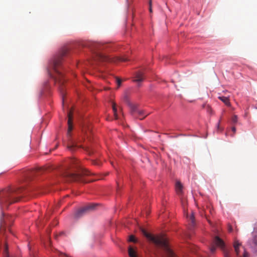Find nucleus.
Returning a JSON list of instances; mask_svg holds the SVG:
<instances>
[{
	"label": "nucleus",
	"instance_id": "nucleus-18",
	"mask_svg": "<svg viewBox=\"0 0 257 257\" xmlns=\"http://www.w3.org/2000/svg\"><path fill=\"white\" fill-rule=\"evenodd\" d=\"M137 113L138 114V117L140 119H143V118H144L148 114H146L145 116H143L144 114V112L143 110H139L138 111V112H137Z\"/></svg>",
	"mask_w": 257,
	"mask_h": 257
},
{
	"label": "nucleus",
	"instance_id": "nucleus-7",
	"mask_svg": "<svg viewBox=\"0 0 257 257\" xmlns=\"http://www.w3.org/2000/svg\"><path fill=\"white\" fill-rule=\"evenodd\" d=\"M96 205V204H91L78 210L74 214L75 218L78 219L82 217L89 211L93 210Z\"/></svg>",
	"mask_w": 257,
	"mask_h": 257
},
{
	"label": "nucleus",
	"instance_id": "nucleus-11",
	"mask_svg": "<svg viewBox=\"0 0 257 257\" xmlns=\"http://www.w3.org/2000/svg\"><path fill=\"white\" fill-rule=\"evenodd\" d=\"M136 79L134 80V82H140L143 81L145 77L144 76V74L141 72H137L135 74Z\"/></svg>",
	"mask_w": 257,
	"mask_h": 257
},
{
	"label": "nucleus",
	"instance_id": "nucleus-24",
	"mask_svg": "<svg viewBox=\"0 0 257 257\" xmlns=\"http://www.w3.org/2000/svg\"><path fill=\"white\" fill-rule=\"evenodd\" d=\"M116 82L117 85V87H119L121 83V80L118 78H116Z\"/></svg>",
	"mask_w": 257,
	"mask_h": 257
},
{
	"label": "nucleus",
	"instance_id": "nucleus-29",
	"mask_svg": "<svg viewBox=\"0 0 257 257\" xmlns=\"http://www.w3.org/2000/svg\"><path fill=\"white\" fill-rule=\"evenodd\" d=\"M152 1H150V3H149V11H150V13H152Z\"/></svg>",
	"mask_w": 257,
	"mask_h": 257
},
{
	"label": "nucleus",
	"instance_id": "nucleus-19",
	"mask_svg": "<svg viewBox=\"0 0 257 257\" xmlns=\"http://www.w3.org/2000/svg\"><path fill=\"white\" fill-rule=\"evenodd\" d=\"M112 109L114 112V115L115 116V119L118 118L117 114V109L116 107V104L115 103H112Z\"/></svg>",
	"mask_w": 257,
	"mask_h": 257
},
{
	"label": "nucleus",
	"instance_id": "nucleus-10",
	"mask_svg": "<svg viewBox=\"0 0 257 257\" xmlns=\"http://www.w3.org/2000/svg\"><path fill=\"white\" fill-rule=\"evenodd\" d=\"M175 189L176 193L178 195H182L183 194V186L181 184V182L179 181H177L176 183Z\"/></svg>",
	"mask_w": 257,
	"mask_h": 257
},
{
	"label": "nucleus",
	"instance_id": "nucleus-30",
	"mask_svg": "<svg viewBox=\"0 0 257 257\" xmlns=\"http://www.w3.org/2000/svg\"><path fill=\"white\" fill-rule=\"evenodd\" d=\"M220 120H219V122L217 125V130H219L220 128Z\"/></svg>",
	"mask_w": 257,
	"mask_h": 257
},
{
	"label": "nucleus",
	"instance_id": "nucleus-21",
	"mask_svg": "<svg viewBox=\"0 0 257 257\" xmlns=\"http://www.w3.org/2000/svg\"><path fill=\"white\" fill-rule=\"evenodd\" d=\"M100 58L102 59V60L103 61H111V58L108 57L107 56H103V55H101L100 56Z\"/></svg>",
	"mask_w": 257,
	"mask_h": 257
},
{
	"label": "nucleus",
	"instance_id": "nucleus-6",
	"mask_svg": "<svg viewBox=\"0 0 257 257\" xmlns=\"http://www.w3.org/2000/svg\"><path fill=\"white\" fill-rule=\"evenodd\" d=\"M248 244L252 251L257 254V220L252 233V237L249 239Z\"/></svg>",
	"mask_w": 257,
	"mask_h": 257
},
{
	"label": "nucleus",
	"instance_id": "nucleus-20",
	"mask_svg": "<svg viewBox=\"0 0 257 257\" xmlns=\"http://www.w3.org/2000/svg\"><path fill=\"white\" fill-rule=\"evenodd\" d=\"M76 147V146L74 145V144H71L70 145H68L67 146L68 149L70 150L71 151H74L75 148Z\"/></svg>",
	"mask_w": 257,
	"mask_h": 257
},
{
	"label": "nucleus",
	"instance_id": "nucleus-14",
	"mask_svg": "<svg viewBox=\"0 0 257 257\" xmlns=\"http://www.w3.org/2000/svg\"><path fill=\"white\" fill-rule=\"evenodd\" d=\"M128 255L130 257H138L137 252L131 246L128 248Z\"/></svg>",
	"mask_w": 257,
	"mask_h": 257
},
{
	"label": "nucleus",
	"instance_id": "nucleus-32",
	"mask_svg": "<svg viewBox=\"0 0 257 257\" xmlns=\"http://www.w3.org/2000/svg\"><path fill=\"white\" fill-rule=\"evenodd\" d=\"M228 230H229V232H231L232 231V228L230 226H229V228H228Z\"/></svg>",
	"mask_w": 257,
	"mask_h": 257
},
{
	"label": "nucleus",
	"instance_id": "nucleus-2",
	"mask_svg": "<svg viewBox=\"0 0 257 257\" xmlns=\"http://www.w3.org/2000/svg\"><path fill=\"white\" fill-rule=\"evenodd\" d=\"M24 185L20 188L13 187L9 188L3 193L1 203L7 206L17 202L20 198L28 193L29 190L25 188L26 185L31 182V171H27L24 172Z\"/></svg>",
	"mask_w": 257,
	"mask_h": 257
},
{
	"label": "nucleus",
	"instance_id": "nucleus-3",
	"mask_svg": "<svg viewBox=\"0 0 257 257\" xmlns=\"http://www.w3.org/2000/svg\"><path fill=\"white\" fill-rule=\"evenodd\" d=\"M70 163L72 165H75L77 172L73 173L69 170L70 168H68L64 174V177L69 181L86 183L87 181L85 180L84 177L85 176L89 175L90 174V172L85 169L79 166L78 165V161L75 159H71Z\"/></svg>",
	"mask_w": 257,
	"mask_h": 257
},
{
	"label": "nucleus",
	"instance_id": "nucleus-1",
	"mask_svg": "<svg viewBox=\"0 0 257 257\" xmlns=\"http://www.w3.org/2000/svg\"><path fill=\"white\" fill-rule=\"evenodd\" d=\"M68 52L67 48L63 49L57 55L54 56L49 61L48 66V73L50 77L52 78L59 85L60 90L62 94L64 93V90L62 87L65 82L63 74L62 72L63 57Z\"/></svg>",
	"mask_w": 257,
	"mask_h": 257
},
{
	"label": "nucleus",
	"instance_id": "nucleus-8",
	"mask_svg": "<svg viewBox=\"0 0 257 257\" xmlns=\"http://www.w3.org/2000/svg\"><path fill=\"white\" fill-rule=\"evenodd\" d=\"M240 247H241V244L238 240H235L233 243V247L236 257H242L240 254ZM242 257H249V254L245 249H244Z\"/></svg>",
	"mask_w": 257,
	"mask_h": 257
},
{
	"label": "nucleus",
	"instance_id": "nucleus-17",
	"mask_svg": "<svg viewBox=\"0 0 257 257\" xmlns=\"http://www.w3.org/2000/svg\"><path fill=\"white\" fill-rule=\"evenodd\" d=\"M94 47L96 49L100 50L104 49L106 47V45L101 43H96L94 44Z\"/></svg>",
	"mask_w": 257,
	"mask_h": 257
},
{
	"label": "nucleus",
	"instance_id": "nucleus-5",
	"mask_svg": "<svg viewBox=\"0 0 257 257\" xmlns=\"http://www.w3.org/2000/svg\"><path fill=\"white\" fill-rule=\"evenodd\" d=\"M216 246L219 247L223 250L224 257H231L230 252L225 249V243L224 241L218 236L215 237L213 244L210 247V250L212 253H214L215 252L216 248Z\"/></svg>",
	"mask_w": 257,
	"mask_h": 257
},
{
	"label": "nucleus",
	"instance_id": "nucleus-16",
	"mask_svg": "<svg viewBox=\"0 0 257 257\" xmlns=\"http://www.w3.org/2000/svg\"><path fill=\"white\" fill-rule=\"evenodd\" d=\"M4 257H10L8 252V245L7 243H5L3 248Z\"/></svg>",
	"mask_w": 257,
	"mask_h": 257
},
{
	"label": "nucleus",
	"instance_id": "nucleus-31",
	"mask_svg": "<svg viewBox=\"0 0 257 257\" xmlns=\"http://www.w3.org/2000/svg\"><path fill=\"white\" fill-rule=\"evenodd\" d=\"M231 130H232V132H233V133L234 134V133H235V132H236V128H235V127L233 126V127H232Z\"/></svg>",
	"mask_w": 257,
	"mask_h": 257
},
{
	"label": "nucleus",
	"instance_id": "nucleus-28",
	"mask_svg": "<svg viewBox=\"0 0 257 257\" xmlns=\"http://www.w3.org/2000/svg\"><path fill=\"white\" fill-rule=\"evenodd\" d=\"M190 220L191 221L192 223H194V216L193 214H191V215L190 216Z\"/></svg>",
	"mask_w": 257,
	"mask_h": 257
},
{
	"label": "nucleus",
	"instance_id": "nucleus-22",
	"mask_svg": "<svg viewBox=\"0 0 257 257\" xmlns=\"http://www.w3.org/2000/svg\"><path fill=\"white\" fill-rule=\"evenodd\" d=\"M117 60L118 61H123V62H125V61H126L128 60L127 58H125L124 57H118L117 58Z\"/></svg>",
	"mask_w": 257,
	"mask_h": 257
},
{
	"label": "nucleus",
	"instance_id": "nucleus-23",
	"mask_svg": "<svg viewBox=\"0 0 257 257\" xmlns=\"http://www.w3.org/2000/svg\"><path fill=\"white\" fill-rule=\"evenodd\" d=\"M92 163L93 165H96V166H100L101 164V162L98 160H93Z\"/></svg>",
	"mask_w": 257,
	"mask_h": 257
},
{
	"label": "nucleus",
	"instance_id": "nucleus-26",
	"mask_svg": "<svg viewBox=\"0 0 257 257\" xmlns=\"http://www.w3.org/2000/svg\"><path fill=\"white\" fill-rule=\"evenodd\" d=\"M129 240L132 242H135L136 240L135 237L133 235H131L130 236Z\"/></svg>",
	"mask_w": 257,
	"mask_h": 257
},
{
	"label": "nucleus",
	"instance_id": "nucleus-12",
	"mask_svg": "<svg viewBox=\"0 0 257 257\" xmlns=\"http://www.w3.org/2000/svg\"><path fill=\"white\" fill-rule=\"evenodd\" d=\"M9 220L12 221V222L13 221V220L12 219V217H10L9 216H6V217H5L4 218L3 220L1 221V229H2V228L3 227H4L7 224Z\"/></svg>",
	"mask_w": 257,
	"mask_h": 257
},
{
	"label": "nucleus",
	"instance_id": "nucleus-4",
	"mask_svg": "<svg viewBox=\"0 0 257 257\" xmlns=\"http://www.w3.org/2000/svg\"><path fill=\"white\" fill-rule=\"evenodd\" d=\"M143 234L151 242L156 246L164 249L168 257H175L173 251L170 248L167 240L163 236H154L148 232L144 229H142Z\"/></svg>",
	"mask_w": 257,
	"mask_h": 257
},
{
	"label": "nucleus",
	"instance_id": "nucleus-27",
	"mask_svg": "<svg viewBox=\"0 0 257 257\" xmlns=\"http://www.w3.org/2000/svg\"><path fill=\"white\" fill-rule=\"evenodd\" d=\"M124 100L128 104V103H131L129 100L127 95H125L124 96Z\"/></svg>",
	"mask_w": 257,
	"mask_h": 257
},
{
	"label": "nucleus",
	"instance_id": "nucleus-15",
	"mask_svg": "<svg viewBox=\"0 0 257 257\" xmlns=\"http://www.w3.org/2000/svg\"><path fill=\"white\" fill-rule=\"evenodd\" d=\"M130 108H131V112L133 114H135L136 113H137V112H138V111L139 110L137 108V106L135 105V104H133L131 103H128V104Z\"/></svg>",
	"mask_w": 257,
	"mask_h": 257
},
{
	"label": "nucleus",
	"instance_id": "nucleus-13",
	"mask_svg": "<svg viewBox=\"0 0 257 257\" xmlns=\"http://www.w3.org/2000/svg\"><path fill=\"white\" fill-rule=\"evenodd\" d=\"M218 98L223 103H224L227 106H229L230 105L229 99L228 97L225 96H219Z\"/></svg>",
	"mask_w": 257,
	"mask_h": 257
},
{
	"label": "nucleus",
	"instance_id": "nucleus-9",
	"mask_svg": "<svg viewBox=\"0 0 257 257\" xmlns=\"http://www.w3.org/2000/svg\"><path fill=\"white\" fill-rule=\"evenodd\" d=\"M68 132H67V135H69L71 131L72 130L73 126H72V112L71 111H69L68 113Z\"/></svg>",
	"mask_w": 257,
	"mask_h": 257
},
{
	"label": "nucleus",
	"instance_id": "nucleus-25",
	"mask_svg": "<svg viewBox=\"0 0 257 257\" xmlns=\"http://www.w3.org/2000/svg\"><path fill=\"white\" fill-rule=\"evenodd\" d=\"M237 121V117L236 115H234L232 117V121L233 123H236Z\"/></svg>",
	"mask_w": 257,
	"mask_h": 257
}]
</instances>
